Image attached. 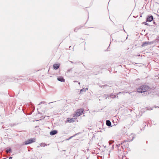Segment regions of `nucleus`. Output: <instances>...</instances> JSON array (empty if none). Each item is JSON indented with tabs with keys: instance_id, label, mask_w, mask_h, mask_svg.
Instances as JSON below:
<instances>
[{
	"instance_id": "f257e3e1",
	"label": "nucleus",
	"mask_w": 159,
	"mask_h": 159,
	"mask_svg": "<svg viewBox=\"0 0 159 159\" xmlns=\"http://www.w3.org/2000/svg\"><path fill=\"white\" fill-rule=\"evenodd\" d=\"M149 87L146 85L141 86L140 88L138 89L139 93H144L145 95L147 94V90L149 89Z\"/></svg>"
},
{
	"instance_id": "f03ea898",
	"label": "nucleus",
	"mask_w": 159,
	"mask_h": 159,
	"mask_svg": "<svg viewBox=\"0 0 159 159\" xmlns=\"http://www.w3.org/2000/svg\"><path fill=\"white\" fill-rule=\"evenodd\" d=\"M84 109H78L76 112L75 114L74 115L73 117L76 118L82 114V113L84 111Z\"/></svg>"
},
{
	"instance_id": "7ed1b4c3",
	"label": "nucleus",
	"mask_w": 159,
	"mask_h": 159,
	"mask_svg": "<svg viewBox=\"0 0 159 159\" xmlns=\"http://www.w3.org/2000/svg\"><path fill=\"white\" fill-rule=\"evenodd\" d=\"M36 139L35 138H31L25 141L24 142L25 145L30 144L35 141Z\"/></svg>"
},
{
	"instance_id": "20e7f679",
	"label": "nucleus",
	"mask_w": 159,
	"mask_h": 159,
	"mask_svg": "<svg viewBox=\"0 0 159 159\" xmlns=\"http://www.w3.org/2000/svg\"><path fill=\"white\" fill-rule=\"evenodd\" d=\"M75 120V118H68L67 121L68 122L71 123L74 122Z\"/></svg>"
},
{
	"instance_id": "39448f33",
	"label": "nucleus",
	"mask_w": 159,
	"mask_h": 159,
	"mask_svg": "<svg viewBox=\"0 0 159 159\" xmlns=\"http://www.w3.org/2000/svg\"><path fill=\"white\" fill-rule=\"evenodd\" d=\"M57 133V130H54L51 131L50 133V134L51 135H53L56 134Z\"/></svg>"
},
{
	"instance_id": "423d86ee",
	"label": "nucleus",
	"mask_w": 159,
	"mask_h": 159,
	"mask_svg": "<svg viewBox=\"0 0 159 159\" xmlns=\"http://www.w3.org/2000/svg\"><path fill=\"white\" fill-rule=\"evenodd\" d=\"M57 80L61 82H64L65 80L62 77H60L57 78Z\"/></svg>"
},
{
	"instance_id": "0eeeda50",
	"label": "nucleus",
	"mask_w": 159,
	"mask_h": 159,
	"mask_svg": "<svg viewBox=\"0 0 159 159\" xmlns=\"http://www.w3.org/2000/svg\"><path fill=\"white\" fill-rule=\"evenodd\" d=\"M59 64H55L53 65V68L55 70H57L59 68Z\"/></svg>"
},
{
	"instance_id": "6e6552de",
	"label": "nucleus",
	"mask_w": 159,
	"mask_h": 159,
	"mask_svg": "<svg viewBox=\"0 0 159 159\" xmlns=\"http://www.w3.org/2000/svg\"><path fill=\"white\" fill-rule=\"evenodd\" d=\"M153 19V17L152 16H149L147 18V21L150 22L152 21Z\"/></svg>"
},
{
	"instance_id": "1a4fd4ad",
	"label": "nucleus",
	"mask_w": 159,
	"mask_h": 159,
	"mask_svg": "<svg viewBox=\"0 0 159 159\" xmlns=\"http://www.w3.org/2000/svg\"><path fill=\"white\" fill-rule=\"evenodd\" d=\"M106 124L108 126H111V123L109 120H107L106 121Z\"/></svg>"
},
{
	"instance_id": "9d476101",
	"label": "nucleus",
	"mask_w": 159,
	"mask_h": 159,
	"mask_svg": "<svg viewBox=\"0 0 159 159\" xmlns=\"http://www.w3.org/2000/svg\"><path fill=\"white\" fill-rule=\"evenodd\" d=\"M150 42H145L143 43L142 46V47H144V46H146L147 45L150 44Z\"/></svg>"
},
{
	"instance_id": "9b49d317",
	"label": "nucleus",
	"mask_w": 159,
	"mask_h": 159,
	"mask_svg": "<svg viewBox=\"0 0 159 159\" xmlns=\"http://www.w3.org/2000/svg\"><path fill=\"white\" fill-rule=\"evenodd\" d=\"M39 145H40V146L39 147H40V146H41V147H44L46 145V144H45L44 143H40V144H39Z\"/></svg>"
},
{
	"instance_id": "f8f14e48",
	"label": "nucleus",
	"mask_w": 159,
	"mask_h": 159,
	"mask_svg": "<svg viewBox=\"0 0 159 159\" xmlns=\"http://www.w3.org/2000/svg\"><path fill=\"white\" fill-rule=\"evenodd\" d=\"M116 97L115 95H114V94H111L110 95V97L112 98H115Z\"/></svg>"
},
{
	"instance_id": "ddd939ff",
	"label": "nucleus",
	"mask_w": 159,
	"mask_h": 159,
	"mask_svg": "<svg viewBox=\"0 0 159 159\" xmlns=\"http://www.w3.org/2000/svg\"><path fill=\"white\" fill-rule=\"evenodd\" d=\"M72 71V69H70L68 70L66 72V74H68V73L71 72Z\"/></svg>"
},
{
	"instance_id": "4468645a",
	"label": "nucleus",
	"mask_w": 159,
	"mask_h": 159,
	"mask_svg": "<svg viewBox=\"0 0 159 159\" xmlns=\"http://www.w3.org/2000/svg\"><path fill=\"white\" fill-rule=\"evenodd\" d=\"M11 151V149L10 148L9 149H7L6 150V152L7 153H8L9 152H10Z\"/></svg>"
},
{
	"instance_id": "2eb2a0df",
	"label": "nucleus",
	"mask_w": 159,
	"mask_h": 159,
	"mask_svg": "<svg viewBox=\"0 0 159 159\" xmlns=\"http://www.w3.org/2000/svg\"><path fill=\"white\" fill-rule=\"evenodd\" d=\"M83 91H84V89H81L80 91V93H82Z\"/></svg>"
},
{
	"instance_id": "dca6fc26",
	"label": "nucleus",
	"mask_w": 159,
	"mask_h": 159,
	"mask_svg": "<svg viewBox=\"0 0 159 159\" xmlns=\"http://www.w3.org/2000/svg\"><path fill=\"white\" fill-rule=\"evenodd\" d=\"M123 93V92H120L119 93H118L117 94H122Z\"/></svg>"
},
{
	"instance_id": "f3484780",
	"label": "nucleus",
	"mask_w": 159,
	"mask_h": 159,
	"mask_svg": "<svg viewBox=\"0 0 159 159\" xmlns=\"http://www.w3.org/2000/svg\"><path fill=\"white\" fill-rule=\"evenodd\" d=\"M73 136H71L70 137L69 139H67V140H69V139H71L72 137H73Z\"/></svg>"
},
{
	"instance_id": "a211bd4d",
	"label": "nucleus",
	"mask_w": 159,
	"mask_h": 159,
	"mask_svg": "<svg viewBox=\"0 0 159 159\" xmlns=\"http://www.w3.org/2000/svg\"><path fill=\"white\" fill-rule=\"evenodd\" d=\"M152 109L151 108H150L148 109V110H151Z\"/></svg>"
},
{
	"instance_id": "6ab92c4d",
	"label": "nucleus",
	"mask_w": 159,
	"mask_h": 159,
	"mask_svg": "<svg viewBox=\"0 0 159 159\" xmlns=\"http://www.w3.org/2000/svg\"><path fill=\"white\" fill-rule=\"evenodd\" d=\"M88 88H86V89H84V91H86V90H88Z\"/></svg>"
},
{
	"instance_id": "aec40b11",
	"label": "nucleus",
	"mask_w": 159,
	"mask_h": 159,
	"mask_svg": "<svg viewBox=\"0 0 159 159\" xmlns=\"http://www.w3.org/2000/svg\"><path fill=\"white\" fill-rule=\"evenodd\" d=\"M73 82H74V83H75V82H77V81H76V80H75V81H73Z\"/></svg>"
},
{
	"instance_id": "412c9836",
	"label": "nucleus",
	"mask_w": 159,
	"mask_h": 159,
	"mask_svg": "<svg viewBox=\"0 0 159 159\" xmlns=\"http://www.w3.org/2000/svg\"><path fill=\"white\" fill-rule=\"evenodd\" d=\"M12 158V157H10L9 158V159H11Z\"/></svg>"
},
{
	"instance_id": "4be33fe9",
	"label": "nucleus",
	"mask_w": 159,
	"mask_h": 159,
	"mask_svg": "<svg viewBox=\"0 0 159 159\" xmlns=\"http://www.w3.org/2000/svg\"><path fill=\"white\" fill-rule=\"evenodd\" d=\"M145 24L146 25H148V23H145Z\"/></svg>"
},
{
	"instance_id": "5701e85b",
	"label": "nucleus",
	"mask_w": 159,
	"mask_h": 159,
	"mask_svg": "<svg viewBox=\"0 0 159 159\" xmlns=\"http://www.w3.org/2000/svg\"><path fill=\"white\" fill-rule=\"evenodd\" d=\"M42 103V102H41L39 103V104H41Z\"/></svg>"
},
{
	"instance_id": "b1692460",
	"label": "nucleus",
	"mask_w": 159,
	"mask_h": 159,
	"mask_svg": "<svg viewBox=\"0 0 159 159\" xmlns=\"http://www.w3.org/2000/svg\"><path fill=\"white\" fill-rule=\"evenodd\" d=\"M109 144H110V145L111 144V143H110V142H109Z\"/></svg>"
},
{
	"instance_id": "393cba45",
	"label": "nucleus",
	"mask_w": 159,
	"mask_h": 159,
	"mask_svg": "<svg viewBox=\"0 0 159 159\" xmlns=\"http://www.w3.org/2000/svg\"><path fill=\"white\" fill-rule=\"evenodd\" d=\"M80 84V82H79V83H78V84Z\"/></svg>"
},
{
	"instance_id": "a878e982",
	"label": "nucleus",
	"mask_w": 159,
	"mask_h": 159,
	"mask_svg": "<svg viewBox=\"0 0 159 159\" xmlns=\"http://www.w3.org/2000/svg\"><path fill=\"white\" fill-rule=\"evenodd\" d=\"M71 63H73V62H72V61H71Z\"/></svg>"
}]
</instances>
